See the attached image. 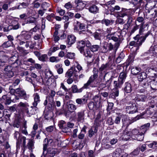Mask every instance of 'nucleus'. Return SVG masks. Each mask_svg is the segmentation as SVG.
Wrapping results in <instances>:
<instances>
[{
  "instance_id": "obj_2",
  "label": "nucleus",
  "mask_w": 157,
  "mask_h": 157,
  "mask_svg": "<svg viewBox=\"0 0 157 157\" xmlns=\"http://www.w3.org/2000/svg\"><path fill=\"white\" fill-rule=\"evenodd\" d=\"M117 74L115 73L113 71L109 72L106 73L103 76V79L104 80L106 79L105 78H108L106 81L105 83H102L100 84V86L103 88L105 87H109L111 83V82L114 78L117 76Z\"/></svg>"
},
{
  "instance_id": "obj_42",
  "label": "nucleus",
  "mask_w": 157,
  "mask_h": 157,
  "mask_svg": "<svg viewBox=\"0 0 157 157\" xmlns=\"http://www.w3.org/2000/svg\"><path fill=\"white\" fill-rule=\"evenodd\" d=\"M124 82L123 81H121L118 79L117 81H114L113 82L114 88H116L118 89L119 88H120Z\"/></svg>"
},
{
  "instance_id": "obj_30",
  "label": "nucleus",
  "mask_w": 157,
  "mask_h": 157,
  "mask_svg": "<svg viewBox=\"0 0 157 157\" xmlns=\"http://www.w3.org/2000/svg\"><path fill=\"white\" fill-rule=\"evenodd\" d=\"M89 11L91 13L95 14L99 12V8L96 5L90 6L89 8Z\"/></svg>"
},
{
  "instance_id": "obj_5",
  "label": "nucleus",
  "mask_w": 157,
  "mask_h": 157,
  "mask_svg": "<svg viewBox=\"0 0 157 157\" xmlns=\"http://www.w3.org/2000/svg\"><path fill=\"white\" fill-rule=\"evenodd\" d=\"M142 116L137 115L136 117L133 118L132 120H130L128 119L127 116L125 115H121L122 117V121L123 124V127H127L129 124L132 123L136 121L142 117Z\"/></svg>"
},
{
  "instance_id": "obj_14",
  "label": "nucleus",
  "mask_w": 157,
  "mask_h": 157,
  "mask_svg": "<svg viewBox=\"0 0 157 157\" xmlns=\"http://www.w3.org/2000/svg\"><path fill=\"white\" fill-rule=\"evenodd\" d=\"M76 41V37L73 35H68L66 40V43L68 47L71 46Z\"/></svg>"
},
{
  "instance_id": "obj_45",
  "label": "nucleus",
  "mask_w": 157,
  "mask_h": 157,
  "mask_svg": "<svg viewBox=\"0 0 157 157\" xmlns=\"http://www.w3.org/2000/svg\"><path fill=\"white\" fill-rule=\"evenodd\" d=\"M150 126V124L149 123L145 124L141 126L139 130L142 131L143 133H145L147 130L148 129Z\"/></svg>"
},
{
  "instance_id": "obj_9",
  "label": "nucleus",
  "mask_w": 157,
  "mask_h": 157,
  "mask_svg": "<svg viewBox=\"0 0 157 157\" xmlns=\"http://www.w3.org/2000/svg\"><path fill=\"white\" fill-rule=\"evenodd\" d=\"M75 3L76 5L75 7V10L77 12L82 10L86 4L85 2L82 0H75Z\"/></svg>"
},
{
  "instance_id": "obj_39",
  "label": "nucleus",
  "mask_w": 157,
  "mask_h": 157,
  "mask_svg": "<svg viewBox=\"0 0 157 157\" xmlns=\"http://www.w3.org/2000/svg\"><path fill=\"white\" fill-rule=\"evenodd\" d=\"M10 26L11 30H17L21 27L20 24L16 21H12L11 25Z\"/></svg>"
},
{
  "instance_id": "obj_36",
  "label": "nucleus",
  "mask_w": 157,
  "mask_h": 157,
  "mask_svg": "<svg viewBox=\"0 0 157 157\" xmlns=\"http://www.w3.org/2000/svg\"><path fill=\"white\" fill-rule=\"evenodd\" d=\"M132 17L129 15L128 16L127 23L124 25V29H128L132 24Z\"/></svg>"
},
{
  "instance_id": "obj_37",
  "label": "nucleus",
  "mask_w": 157,
  "mask_h": 157,
  "mask_svg": "<svg viewBox=\"0 0 157 157\" xmlns=\"http://www.w3.org/2000/svg\"><path fill=\"white\" fill-rule=\"evenodd\" d=\"M67 109L70 113H74L77 109V107L76 105L73 104H69L67 105Z\"/></svg>"
},
{
  "instance_id": "obj_33",
  "label": "nucleus",
  "mask_w": 157,
  "mask_h": 157,
  "mask_svg": "<svg viewBox=\"0 0 157 157\" xmlns=\"http://www.w3.org/2000/svg\"><path fill=\"white\" fill-rule=\"evenodd\" d=\"M140 28L139 30V34L140 35H143V33L145 31V29L147 27L148 28L149 25L148 23L144 24V22L141 23L139 25Z\"/></svg>"
},
{
  "instance_id": "obj_19",
  "label": "nucleus",
  "mask_w": 157,
  "mask_h": 157,
  "mask_svg": "<svg viewBox=\"0 0 157 157\" xmlns=\"http://www.w3.org/2000/svg\"><path fill=\"white\" fill-rule=\"evenodd\" d=\"M27 121L25 120H24L23 121V123H22V125L19 128L20 131L22 134L26 135H28V132L27 130Z\"/></svg>"
},
{
  "instance_id": "obj_1",
  "label": "nucleus",
  "mask_w": 157,
  "mask_h": 157,
  "mask_svg": "<svg viewBox=\"0 0 157 157\" xmlns=\"http://www.w3.org/2000/svg\"><path fill=\"white\" fill-rule=\"evenodd\" d=\"M16 94L17 95H13L11 97L12 98H14L12 100V102H17L20 99L27 100L29 98V95L27 94L25 91L21 88L16 89Z\"/></svg>"
},
{
  "instance_id": "obj_55",
  "label": "nucleus",
  "mask_w": 157,
  "mask_h": 157,
  "mask_svg": "<svg viewBox=\"0 0 157 157\" xmlns=\"http://www.w3.org/2000/svg\"><path fill=\"white\" fill-rule=\"evenodd\" d=\"M125 55L124 53L121 52L118 57L116 59V62L117 63H119L124 58Z\"/></svg>"
},
{
  "instance_id": "obj_60",
  "label": "nucleus",
  "mask_w": 157,
  "mask_h": 157,
  "mask_svg": "<svg viewBox=\"0 0 157 157\" xmlns=\"http://www.w3.org/2000/svg\"><path fill=\"white\" fill-rule=\"evenodd\" d=\"M94 58L93 57V55L86 57L85 58V60H86L87 63L91 64L94 60Z\"/></svg>"
},
{
  "instance_id": "obj_48",
  "label": "nucleus",
  "mask_w": 157,
  "mask_h": 157,
  "mask_svg": "<svg viewBox=\"0 0 157 157\" xmlns=\"http://www.w3.org/2000/svg\"><path fill=\"white\" fill-rule=\"evenodd\" d=\"M71 88L73 93H79L81 92L82 91V87L78 89L77 86L75 85H72Z\"/></svg>"
},
{
  "instance_id": "obj_10",
  "label": "nucleus",
  "mask_w": 157,
  "mask_h": 157,
  "mask_svg": "<svg viewBox=\"0 0 157 157\" xmlns=\"http://www.w3.org/2000/svg\"><path fill=\"white\" fill-rule=\"evenodd\" d=\"M113 49V45L111 43H105L104 44L102 48L101 49V52L105 53L109 51H111Z\"/></svg>"
},
{
  "instance_id": "obj_7",
  "label": "nucleus",
  "mask_w": 157,
  "mask_h": 157,
  "mask_svg": "<svg viewBox=\"0 0 157 157\" xmlns=\"http://www.w3.org/2000/svg\"><path fill=\"white\" fill-rule=\"evenodd\" d=\"M85 113L84 110H81L76 113L74 112L70 116V118L73 120H76L78 122H82L84 119Z\"/></svg>"
},
{
  "instance_id": "obj_43",
  "label": "nucleus",
  "mask_w": 157,
  "mask_h": 157,
  "mask_svg": "<svg viewBox=\"0 0 157 157\" xmlns=\"http://www.w3.org/2000/svg\"><path fill=\"white\" fill-rule=\"evenodd\" d=\"M121 137L123 140L127 141L129 139L131 140V135H130V132H125L122 135Z\"/></svg>"
},
{
  "instance_id": "obj_18",
  "label": "nucleus",
  "mask_w": 157,
  "mask_h": 157,
  "mask_svg": "<svg viewBox=\"0 0 157 157\" xmlns=\"http://www.w3.org/2000/svg\"><path fill=\"white\" fill-rule=\"evenodd\" d=\"M26 137L21 135L19 137L18 139L17 140L16 144L17 146H19L21 144H22L23 147L25 148L26 147Z\"/></svg>"
},
{
  "instance_id": "obj_11",
  "label": "nucleus",
  "mask_w": 157,
  "mask_h": 157,
  "mask_svg": "<svg viewBox=\"0 0 157 157\" xmlns=\"http://www.w3.org/2000/svg\"><path fill=\"white\" fill-rule=\"evenodd\" d=\"M24 120H25L24 119H22L18 117H16L14 120L12 122L11 126H12L15 128H20L21 126V125L22 124Z\"/></svg>"
},
{
  "instance_id": "obj_17",
  "label": "nucleus",
  "mask_w": 157,
  "mask_h": 157,
  "mask_svg": "<svg viewBox=\"0 0 157 157\" xmlns=\"http://www.w3.org/2000/svg\"><path fill=\"white\" fill-rule=\"evenodd\" d=\"M13 154L10 150H4L0 151V157H12Z\"/></svg>"
},
{
  "instance_id": "obj_63",
  "label": "nucleus",
  "mask_w": 157,
  "mask_h": 157,
  "mask_svg": "<svg viewBox=\"0 0 157 157\" xmlns=\"http://www.w3.org/2000/svg\"><path fill=\"white\" fill-rule=\"evenodd\" d=\"M28 6V4L26 3L22 2V3H20L17 6V8L20 9L25 8Z\"/></svg>"
},
{
  "instance_id": "obj_40",
  "label": "nucleus",
  "mask_w": 157,
  "mask_h": 157,
  "mask_svg": "<svg viewBox=\"0 0 157 157\" xmlns=\"http://www.w3.org/2000/svg\"><path fill=\"white\" fill-rule=\"evenodd\" d=\"M55 68L59 74H61L63 73V69L62 64H56L55 65Z\"/></svg>"
},
{
  "instance_id": "obj_20",
  "label": "nucleus",
  "mask_w": 157,
  "mask_h": 157,
  "mask_svg": "<svg viewBox=\"0 0 157 157\" xmlns=\"http://www.w3.org/2000/svg\"><path fill=\"white\" fill-rule=\"evenodd\" d=\"M88 96L86 95L84 96L81 98H77L76 100V103L78 105H82L87 103Z\"/></svg>"
},
{
  "instance_id": "obj_8",
  "label": "nucleus",
  "mask_w": 157,
  "mask_h": 157,
  "mask_svg": "<svg viewBox=\"0 0 157 157\" xmlns=\"http://www.w3.org/2000/svg\"><path fill=\"white\" fill-rule=\"evenodd\" d=\"M14 71L13 64L7 66L5 67L4 69L5 76L8 78H11L13 76Z\"/></svg>"
},
{
  "instance_id": "obj_49",
  "label": "nucleus",
  "mask_w": 157,
  "mask_h": 157,
  "mask_svg": "<svg viewBox=\"0 0 157 157\" xmlns=\"http://www.w3.org/2000/svg\"><path fill=\"white\" fill-rule=\"evenodd\" d=\"M74 125V124L73 123H71L70 122H67L66 123V128H67V130H66V133L71 132V128H73Z\"/></svg>"
},
{
  "instance_id": "obj_59",
  "label": "nucleus",
  "mask_w": 157,
  "mask_h": 157,
  "mask_svg": "<svg viewBox=\"0 0 157 157\" xmlns=\"http://www.w3.org/2000/svg\"><path fill=\"white\" fill-rule=\"evenodd\" d=\"M45 77L46 78H49L53 76V73L50 70L45 72Z\"/></svg>"
},
{
  "instance_id": "obj_29",
  "label": "nucleus",
  "mask_w": 157,
  "mask_h": 157,
  "mask_svg": "<svg viewBox=\"0 0 157 157\" xmlns=\"http://www.w3.org/2000/svg\"><path fill=\"white\" fill-rule=\"evenodd\" d=\"M146 72L148 74L149 73H150V75L153 77L157 75V68L152 67L146 69Z\"/></svg>"
},
{
  "instance_id": "obj_50",
  "label": "nucleus",
  "mask_w": 157,
  "mask_h": 157,
  "mask_svg": "<svg viewBox=\"0 0 157 157\" xmlns=\"http://www.w3.org/2000/svg\"><path fill=\"white\" fill-rule=\"evenodd\" d=\"M28 148L30 150H32L34 148V142L32 140L29 139V142L26 145L25 148Z\"/></svg>"
},
{
  "instance_id": "obj_32",
  "label": "nucleus",
  "mask_w": 157,
  "mask_h": 157,
  "mask_svg": "<svg viewBox=\"0 0 157 157\" xmlns=\"http://www.w3.org/2000/svg\"><path fill=\"white\" fill-rule=\"evenodd\" d=\"M114 21L111 19L109 20L108 19H103L102 20L100 21V22L103 25H105L106 26L112 25L114 23Z\"/></svg>"
},
{
  "instance_id": "obj_38",
  "label": "nucleus",
  "mask_w": 157,
  "mask_h": 157,
  "mask_svg": "<svg viewBox=\"0 0 157 157\" xmlns=\"http://www.w3.org/2000/svg\"><path fill=\"white\" fill-rule=\"evenodd\" d=\"M150 85L152 90L155 91L157 90V78L154 79L152 80H151Z\"/></svg>"
},
{
  "instance_id": "obj_64",
  "label": "nucleus",
  "mask_w": 157,
  "mask_h": 157,
  "mask_svg": "<svg viewBox=\"0 0 157 157\" xmlns=\"http://www.w3.org/2000/svg\"><path fill=\"white\" fill-rule=\"evenodd\" d=\"M147 144L148 147L150 148L155 149L157 147V143L156 142H153Z\"/></svg>"
},
{
  "instance_id": "obj_31",
  "label": "nucleus",
  "mask_w": 157,
  "mask_h": 157,
  "mask_svg": "<svg viewBox=\"0 0 157 157\" xmlns=\"http://www.w3.org/2000/svg\"><path fill=\"white\" fill-rule=\"evenodd\" d=\"M24 37V39L26 40H29L31 39V36L28 32L27 31H22L21 32V34L19 36H17V38H19L20 37Z\"/></svg>"
},
{
  "instance_id": "obj_53",
  "label": "nucleus",
  "mask_w": 157,
  "mask_h": 157,
  "mask_svg": "<svg viewBox=\"0 0 157 157\" xmlns=\"http://www.w3.org/2000/svg\"><path fill=\"white\" fill-rule=\"evenodd\" d=\"M100 48V46L98 45H94L91 46L90 49L93 52H96L98 51Z\"/></svg>"
},
{
  "instance_id": "obj_22",
  "label": "nucleus",
  "mask_w": 157,
  "mask_h": 157,
  "mask_svg": "<svg viewBox=\"0 0 157 157\" xmlns=\"http://www.w3.org/2000/svg\"><path fill=\"white\" fill-rule=\"evenodd\" d=\"M147 78L146 73L144 72H142L139 73L137 76L138 80L140 82L143 81L145 79Z\"/></svg>"
},
{
  "instance_id": "obj_4",
  "label": "nucleus",
  "mask_w": 157,
  "mask_h": 157,
  "mask_svg": "<svg viewBox=\"0 0 157 157\" xmlns=\"http://www.w3.org/2000/svg\"><path fill=\"white\" fill-rule=\"evenodd\" d=\"M140 130L134 129L132 131L131 138L139 141H143L144 133Z\"/></svg>"
},
{
  "instance_id": "obj_34",
  "label": "nucleus",
  "mask_w": 157,
  "mask_h": 157,
  "mask_svg": "<svg viewBox=\"0 0 157 157\" xmlns=\"http://www.w3.org/2000/svg\"><path fill=\"white\" fill-rule=\"evenodd\" d=\"M52 141V140L51 139H48L47 138H45L43 144V154H44L45 151H46L48 146V145L49 143L51 144Z\"/></svg>"
},
{
  "instance_id": "obj_46",
  "label": "nucleus",
  "mask_w": 157,
  "mask_h": 157,
  "mask_svg": "<svg viewBox=\"0 0 157 157\" xmlns=\"http://www.w3.org/2000/svg\"><path fill=\"white\" fill-rule=\"evenodd\" d=\"M36 18L30 16L28 18L26 21V24H34L35 25L36 23Z\"/></svg>"
},
{
  "instance_id": "obj_35",
  "label": "nucleus",
  "mask_w": 157,
  "mask_h": 157,
  "mask_svg": "<svg viewBox=\"0 0 157 157\" xmlns=\"http://www.w3.org/2000/svg\"><path fill=\"white\" fill-rule=\"evenodd\" d=\"M124 89L126 93H130L132 90V86L131 84L128 82L125 83Z\"/></svg>"
},
{
  "instance_id": "obj_13",
  "label": "nucleus",
  "mask_w": 157,
  "mask_h": 157,
  "mask_svg": "<svg viewBox=\"0 0 157 157\" xmlns=\"http://www.w3.org/2000/svg\"><path fill=\"white\" fill-rule=\"evenodd\" d=\"M38 111V108L36 106H31L29 107L25 113H27V115L29 116H31L32 115H34L37 113Z\"/></svg>"
},
{
  "instance_id": "obj_23",
  "label": "nucleus",
  "mask_w": 157,
  "mask_h": 157,
  "mask_svg": "<svg viewBox=\"0 0 157 157\" xmlns=\"http://www.w3.org/2000/svg\"><path fill=\"white\" fill-rule=\"evenodd\" d=\"M44 114L45 119L48 120L52 119L53 116V113L51 111H45Z\"/></svg>"
},
{
  "instance_id": "obj_27",
  "label": "nucleus",
  "mask_w": 157,
  "mask_h": 157,
  "mask_svg": "<svg viewBox=\"0 0 157 157\" xmlns=\"http://www.w3.org/2000/svg\"><path fill=\"white\" fill-rule=\"evenodd\" d=\"M85 45L84 40H82L77 42V48L80 52L84 50Z\"/></svg>"
},
{
  "instance_id": "obj_47",
  "label": "nucleus",
  "mask_w": 157,
  "mask_h": 157,
  "mask_svg": "<svg viewBox=\"0 0 157 157\" xmlns=\"http://www.w3.org/2000/svg\"><path fill=\"white\" fill-rule=\"evenodd\" d=\"M140 70L141 69L139 67H132L131 69V73L134 75H137Z\"/></svg>"
},
{
  "instance_id": "obj_15",
  "label": "nucleus",
  "mask_w": 157,
  "mask_h": 157,
  "mask_svg": "<svg viewBox=\"0 0 157 157\" xmlns=\"http://www.w3.org/2000/svg\"><path fill=\"white\" fill-rule=\"evenodd\" d=\"M56 149L49 148L48 149L47 153L44 157H54L57 152Z\"/></svg>"
},
{
  "instance_id": "obj_26",
  "label": "nucleus",
  "mask_w": 157,
  "mask_h": 157,
  "mask_svg": "<svg viewBox=\"0 0 157 157\" xmlns=\"http://www.w3.org/2000/svg\"><path fill=\"white\" fill-rule=\"evenodd\" d=\"M119 90L116 88H113L109 95V97L115 99L116 97L119 96Z\"/></svg>"
},
{
  "instance_id": "obj_51",
  "label": "nucleus",
  "mask_w": 157,
  "mask_h": 157,
  "mask_svg": "<svg viewBox=\"0 0 157 157\" xmlns=\"http://www.w3.org/2000/svg\"><path fill=\"white\" fill-rule=\"evenodd\" d=\"M98 129L95 127L92 128L89 131V136L91 137L95 133L97 132Z\"/></svg>"
},
{
  "instance_id": "obj_3",
  "label": "nucleus",
  "mask_w": 157,
  "mask_h": 157,
  "mask_svg": "<svg viewBox=\"0 0 157 157\" xmlns=\"http://www.w3.org/2000/svg\"><path fill=\"white\" fill-rule=\"evenodd\" d=\"M150 33V32L148 31L144 36H141L140 37H139V35H137L134 37V39L136 41H131L129 43L130 45L132 46L135 45L136 47H139L141 46Z\"/></svg>"
},
{
  "instance_id": "obj_61",
  "label": "nucleus",
  "mask_w": 157,
  "mask_h": 157,
  "mask_svg": "<svg viewBox=\"0 0 157 157\" xmlns=\"http://www.w3.org/2000/svg\"><path fill=\"white\" fill-rule=\"evenodd\" d=\"M80 53L85 56V57L88 56H90L93 55L89 49L86 50L85 52L84 51V49L82 52H80Z\"/></svg>"
},
{
  "instance_id": "obj_16",
  "label": "nucleus",
  "mask_w": 157,
  "mask_h": 157,
  "mask_svg": "<svg viewBox=\"0 0 157 157\" xmlns=\"http://www.w3.org/2000/svg\"><path fill=\"white\" fill-rule=\"evenodd\" d=\"M14 98H12L10 97V98L7 97L6 95H3L1 98H0V101L2 103H4L5 105H9L10 104L11 101H12V99H13Z\"/></svg>"
},
{
  "instance_id": "obj_44",
  "label": "nucleus",
  "mask_w": 157,
  "mask_h": 157,
  "mask_svg": "<svg viewBox=\"0 0 157 157\" xmlns=\"http://www.w3.org/2000/svg\"><path fill=\"white\" fill-rule=\"evenodd\" d=\"M18 106L19 107L22 108V109L25 112L26 111H27L28 108L29 107V105L28 103L27 102L24 103L22 102H21L19 103Z\"/></svg>"
},
{
  "instance_id": "obj_62",
  "label": "nucleus",
  "mask_w": 157,
  "mask_h": 157,
  "mask_svg": "<svg viewBox=\"0 0 157 157\" xmlns=\"http://www.w3.org/2000/svg\"><path fill=\"white\" fill-rule=\"evenodd\" d=\"M134 56L133 54L130 55L127 60V62L128 64L132 63L134 61Z\"/></svg>"
},
{
  "instance_id": "obj_6",
  "label": "nucleus",
  "mask_w": 157,
  "mask_h": 157,
  "mask_svg": "<svg viewBox=\"0 0 157 157\" xmlns=\"http://www.w3.org/2000/svg\"><path fill=\"white\" fill-rule=\"evenodd\" d=\"M115 65L114 61L110 59L107 63L101 65L99 68V71H104L105 72L108 70H111L113 69V67Z\"/></svg>"
},
{
  "instance_id": "obj_54",
  "label": "nucleus",
  "mask_w": 157,
  "mask_h": 157,
  "mask_svg": "<svg viewBox=\"0 0 157 157\" xmlns=\"http://www.w3.org/2000/svg\"><path fill=\"white\" fill-rule=\"evenodd\" d=\"M80 22L77 21H75L74 23V30L75 32H77L78 31V28L80 24Z\"/></svg>"
},
{
  "instance_id": "obj_25",
  "label": "nucleus",
  "mask_w": 157,
  "mask_h": 157,
  "mask_svg": "<svg viewBox=\"0 0 157 157\" xmlns=\"http://www.w3.org/2000/svg\"><path fill=\"white\" fill-rule=\"evenodd\" d=\"M33 97L34 101L33 103V105L34 106H36L40 101V95L38 93H36L33 94Z\"/></svg>"
},
{
  "instance_id": "obj_58",
  "label": "nucleus",
  "mask_w": 157,
  "mask_h": 157,
  "mask_svg": "<svg viewBox=\"0 0 157 157\" xmlns=\"http://www.w3.org/2000/svg\"><path fill=\"white\" fill-rule=\"evenodd\" d=\"M59 49V48L58 47L55 46L51 48L49 51L48 54L51 55L52 53L55 52L57 50Z\"/></svg>"
},
{
  "instance_id": "obj_56",
  "label": "nucleus",
  "mask_w": 157,
  "mask_h": 157,
  "mask_svg": "<svg viewBox=\"0 0 157 157\" xmlns=\"http://www.w3.org/2000/svg\"><path fill=\"white\" fill-rule=\"evenodd\" d=\"M126 77V74L125 72H121L118 78V79L123 81V82H124L125 81V80Z\"/></svg>"
},
{
  "instance_id": "obj_21",
  "label": "nucleus",
  "mask_w": 157,
  "mask_h": 157,
  "mask_svg": "<svg viewBox=\"0 0 157 157\" xmlns=\"http://www.w3.org/2000/svg\"><path fill=\"white\" fill-rule=\"evenodd\" d=\"M66 122L63 120H60L58 122V126L63 132L65 133L67 128H66Z\"/></svg>"
},
{
  "instance_id": "obj_57",
  "label": "nucleus",
  "mask_w": 157,
  "mask_h": 157,
  "mask_svg": "<svg viewBox=\"0 0 157 157\" xmlns=\"http://www.w3.org/2000/svg\"><path fill=\"white\" fill-rule=\"evenodd\" d=\"M56 92L55 91L52 90L51 91L50 94L48 96L46 97V98H48L49 101L52 102L53 101L54 97L55 96Z\"/></svg>"
},
{
  "instance_id": "obj_28",
  "label": "nucleus",
  "mask_w": 157,
  "mask_h": 157,
  "mask_svg": "<svg viewBox=\"0 0 157 157\" xmlns=\"http://www.w3.org/2000/svg\"><path fill=\"white\" fill-rule=\"evenodd\" d=\"M147 96L145 95L137 94L135 97L137 101L145 102L147 100Z\"/></svg>"
},
{
  "instance_id": "obj_41",
  "label": "nucleus",
  "mask_w": 157,
  "mask_h": 157,
  "mask_svg": "<svg viewBox=\"0 0 157 157\" xmlns=\"http://www.w3.org/2000/svg\"><path fill=\"white\" fill-rule=\"evenodd\" d=\"M141 84V85L144 88H147L149 86L150 83H151V79L149 78L145 79Z\"/></svg>"
},
{
  "instance_id": "obj_52",
  "label": "nucleus",
  "mask_w": 157,
  "mask_h": 157,
  "mask_svg": "<svg viewBox=\"0 0 157 157\" xmlns=\"http://www.w3.org/2000/svg\"><path fill=\"white\" fill-rule=\"evenodd\" d=\"M73 68H71L70 69L68 70L65 74V77L67 78H70L72 76L73 74Z\"/></svg>"
},
{
  "instance_id": "obj_12",
  "label": "nucleus",
  "mask_w": 157,
  "mask_h": 157,
  "mask_svg": "<svg viewBox=\"0 0 157 157\" xmlns=\"http://www.w3.org/2000/svg\"><path fill=\"white\" fill-rule=\"evenodd\" d=\"M126 110L127 113L133 114L137 112V108L135 104H131L126 107Z\"/></svg>"
},
{
  "instance_id": "obj_24",
  "label": "nucleus",
  "mask_w": 157,
  "mask_h": 157,
  "mask_svg": "<svg viewBox=\"0 0 157 157\" xmlns=\"http://www.w3.org/2000/svg\"><path fill=\"white\" fill-rule=\"evenodd\" d=\"M117 17H123L125 16L129 15V12L128 10L126 9L122 8L121 11L117 12Z\"/></svg>"
}]
</instances>
